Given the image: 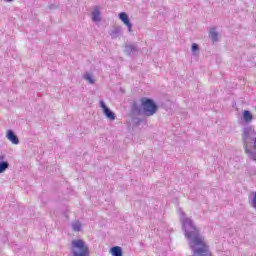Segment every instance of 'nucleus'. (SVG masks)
<instances>
[{
	"label": "nucleus",
	"instance_id": "5",
	"mask_svg": "<svg viewBox=\"0 0 256 256\" xmlns=\"http://www.w3.org/2000/svg\"><path fill=\"white\" fill-rule=\"evenodd\" d=\"M125 55H128V57H133V55H137L139 53V47L137 44H126L124 48Z\"/></svg>",
	"mask_w": 256,
	"mask_h": 256
},
{
	"label": "nucleus",
	"instance_id": "10",
	"mask_svg": "<svg viewBox=\"0 0 256 256\" xmlns=\"http://www.w3.org/2000/svg\"><path fill=\"white\" fill-rule=\"evenodd\" d=\"M209 37L213 43H217V41H219V32L215 27L209 30Z\"/></svg>",
	"mask_w": 256,
	"mask_h": 256
},
{
	"label": "nucleus",
	"instance_id": "18",
	"mask_svg": "<svg viewBox=\"0 0 256 256\" xmlns=\"http://www.w3.org/2000/svg\"><path fill=\"white\" fill-rule=\"evenodd\" d=\"M132 121H133L134 125H136V127H139V125H141V123H143V119H141L139 117L133 118Z\"/></svg>",
	"mask_w": 256,
	"mask_h": 256
},
{
	"label": "nucleus",
	"instance_id": "3",
	"mask_svg": "<svg viewBox=\"0 0 256 256\" xmlns=\"http://www.w3.org/2000/svg\"><path fill=\"white\" fill-rule=\"evenodd\" d=\"M243 142L246 155L256 161V131L254 127L247 126L243 129Z\"/></svg>",
	"mask_w": 256,
	"mask_h": 256
},
{
	"label": "nucleus",
	"instance_id": "12",
	"mask_svg": "<svg viewBox=\"0 0 256 256\" xmlns=\"http://www.w3.org/2000/svg\"><path fill=\"white\" fill-rule=\"evenodd\" d=\"M110 253L112 256H123V249L119 246H114L110 249Z\"/></svg>",
	"mask_w": 256,
	"mask_h": 256
},
{
	"label": "nucleus",
	"instance_id": "6",
	"mask_svg": "<svg viewBox=\"0 0 256 256\" xmlns=\"http://www.w3.org/2000/svg\"><path fill=\"white\" fill-rule=\"evenodd\" d=\"M119 19H121V21L124 23V25H126V27H128V31H129V33H131L133 31V24L131 23V20H129V16L127 15V13L121 12L119 14Z\"/></svg>",
	"mask_w": 256,
	"mask_h": 256
},
{
	"label": "nucleus",
	"instance_id": "21",
	"mask_svg": "<svg viewBox=\"0 0 256 256\" xmlns=\"http://www.w3.org/2000/svg\"><path fill=\"white\" fill-rule=\"evenodd\" d=\"M7 3H13V0H6Z\"/></svg>",
	"mask_w": 256,
	"mask_h": 256
},
{
	"label": "nucleus",
	"instance_id": "17",
	"mask_svg": "<svg viewBox=\"0 0 256 256\" xmlns=\"http://www.w3.org/2000/svg\"><path fill=\"white\" fill-rule=\"evenodd\" d=\"M81 227H82V225H81V222H79V221H75L72 223L73 231H81Z\"/></svg>",
	"mask_w": 256,
	"mask_h": 256
},
{
	"label": "nucleus",
	"instance_id": "9",
	"mask_svg": "<svg viewBox=\"0 0 256 256\" xmlns=\"http://www.w3.org/2000/svg\"><path fill=\"white\" fill-rule=\"evenodd\" d=\"M6 137L8 141H11V143H13V145H19V137L15 135V132L13 130H8Z\"/></svg>",
	"mask_w": 256,
	"mask_h": 256
},
{
	"label": "nucleus",
	"instance_id": "4",
	"mask_svg": "<svg viewBox=\"0 0 256 256\" xmlns=\"http://www.w3.org/2000/svg\"><path fill=\"white\" fill-rule=\"evenodd\" d=\"M68 256H89V247L82 239L72 240Z\"/></svg>",
	"mask_w": 256,
	"mask_h": 256
},
{
	"label": "nucleus",
	"instance_id": "1",
	"mask_svg": "<svg viewBox=\"0 0 256 256\" xmlns=\"http://www.w3.org/2000/svg\"><path fill=\"white\" fill-rule=\"evenodd\" d=\"M180 222L182 223V229L186 239L189 241V247L192 249L194 255L196 256H211V250L209 246L205 244L203 236L199 228L195 226L193 219L185 217V212L179 209Z\"/></svg>",
	"mask_w": 256,
	"mask_h": 256
},
{
	"label": "nucleus",
	"instance_id": "7",
	"mask_svg": "<svg viewBox=\"0 0 256 256\" xmlns=\"http://www.w3.org/2000/svg\"><path fill=\"white\" fill-rule=\"evenodd\" d=\"M241 123L244 125H249L253 121V114L249 110H244L240 118Z\"/></svg>",
	"mask_w": 256,
	"mask_h": 256
},
{
	"label": "nucleus",
	"instance_id": "13",
	"mask_svg": "<svg viewBox=\"0 0 256 256\" xmlns=\"http://www.w3.org/2000/svg\"><path fill=\"white\" fill-rule=\"evenodd\" d=\"M103 113H104L105 117H107V119H110V121H115V113L113 111H111V109L105 108Z\"/></svg>",
	"mask_w": 256,
	"mask_h": 256
},
{
	"label": "nucleus",
	"instance_id": "11",
	"mask_svg": "<svg viewBox=\"0 0 256 256\" xmlns=\"http://www.w3.org/2000/svg\"><path fill=\"white\" fill-rule=\"evenodd\" d=\"M120 35H123V29L121 27H115L110 32V36L112 39H117Z\"/></svg>",
	"mask_w": 256,
	"mask_h": 256
},
{
	"label": "nucleus",
	"instance_id": "19",
	"mask_svg": "<svg viewBox=\"0 0 256 256\" xmlns=\"http://www.w3.org/2000/svg\"><path fill=\"white\" fill-rule=\"evenodd\" d=\"M191 49H192V53L195 54V51H199V44L193 43Z\"/></svg>",
	"mask_w": 256,
	"mask_h": 256
},
{
	"label": "nucleus",
	"instance_id": "2",
	"mask_svg": "<svg viewBox=\"0 0 256 256\" xmlns=\"http://www.w3.org/2000/svg\"><path fill=\"white\" fill-rule=\"evenodd\" d=\"M141 105L137 104V102H133L132 104V113L133 115H145V117H153L157 111H159V106L155 103V100L142 97L140 99Z\"/></svg>",
	"mask_w": 256,
	"mask_h": 256
},
{
	"label": "nucleus",
	"instance_id": "16",
	"mask_svg": "<svg viewBox=\"0 0 256 256\" xmlns=\"http://www.w3.org/2000/svg\"><path fill=\"white\" fill-rule=\"evenodd\" d=\"M7 169H9V162L7 161L0 162V173H5Z\"/></svg>",
	"mask_w": 256,
	"mask_h": 256
},
{
	"label": "nucleus",
	"instance_id": "8",
	"mask_svg": "<svg viewBox=\"0 0 256 256\" xmlns=\"http://www.w3.org/2000/svg\"><path fill=\"white\" fill-rule=\"evenodd\" d=\"M91 16H92V21H94V23L101 22V11L99 10V6H94Z\"/></svg>",
	"mask_w": 256,
	"mask_h": 256
},
{
	"label": "nucleus",
	"instance_id": "22",
	"mask_svg": "<svg viewBox=\"0 0 256 256\" xmlns=\"http://www.w3.org/2000/svg\"><path fill=\"white\" fill-rule=\"evenodd\" d=\"M0 159H3V156H0Z\"/></svg>",
	"mask_w": 256,
	"mask_h": 256
},
{
	"label": "nucleus",
	"instance_id": "15",
	"mask_svg": "<svg viewBox=\"0 0 256 256\" xmlns=\"http://www.w3.org/2000/svg\"><path fill=\"white\" fill-rule=\"evenodd\" d=\"M83 78L90 83V85H93L95 83V79L93 78V75L89 72H87Z\"/></svg>",
	"mask_w": 256,
	"mask_h": 256
},
{
	"label": "nucleus",
	"instance_id": "14",
	"mask_svg": "<svg viewBox=\"0 0 256 256\" xmlns=\"http://www.w3.org/2000/svg\"><path fill=\"white\" fill-rule=\"evenodd\" d=\"M249 202L251 207L256 209V192H251L249 195Z\"/></svg>",
	"mask_w": 256,
	"mask_h": 256
},
{
	"label": "nucleus",
	"instance_id": "20",
	"mask_svg": "<svg viewBox=\"0 0 256 256\" xmlns=\"http://www.w3.org/2000/svg\"><path fill=\"white\" fill-rule=\"evenodd\" d=\"M100 107H101V109H103V111H105V109L109 108V107H107V105H105V101H103V100L100 101Z\"/></svg>",
	"mask_w": 256,
	"mask_h": 256
}]
</instances>
